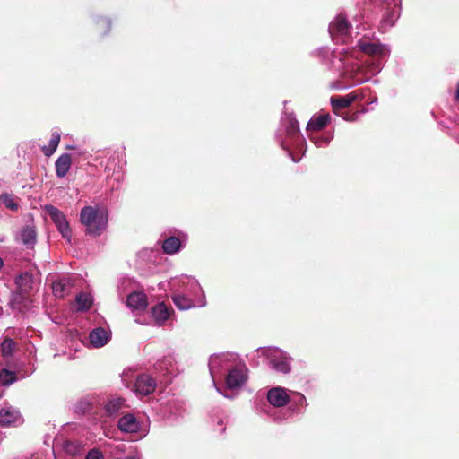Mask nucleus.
Listing matches in <instances>:
<instances>
[{"instance_id":"4c0bfd02","label":"nucleus","mask_w":459,"mask_h":459,"mask_svg":"<svg viewBox=\"0 0 459 459\" xmlns=\"http://www.w3.org/2000/svg\"><path fill=\"white\" fill-rule=\"evenodd\" d=\"M292 160L295 161V162H298L299 160V159H295L293 156H292Z\"/></svg>"},{"instance_id":"dca6fc26","label":"nucleus","mask_w":459,"mask_h":459,"mask_svg":"<svg viewBox=\"0 0 459 459\" xmlns=\"http://www.w3.org/2000/svg\"><path fill=\"white\" fill-rule=\"evenodd\" d=\"M22 242L27 247H32L36 243V230L32 226L24 227L20 234Z\"/></svg>"},{"instance_id":"2f4dec72","label":"nucleus","mask_w":459,"mask_h":459,"mask_svg":"<svg viewBox=\"0 0 459 459\" xmlns=\"http://www.w3.org/2000/svg\"><path fill=\"white\" fill-rule=\"evenodd\" d=\"M342 98L345 100L347 106L350 107L358 99V94L356 92H351L345 96H342Z\"/></svg>"},{"instance_id":"c85d7f7f","label":"nucleus","mask_w":459,"mask_h":459,"mask_svg":"<svg viewBox=\"0 0 459 459\" xmlns=\"http://www.w3.org/2000/svg\"><path fill=\"white\" fill-rule=\"evenodd\" d=\"M299 132V126L297 120H290L286 127V134L290 137H295Z\"/></svg>"},{"instance_id":"20e7f679","label":"nucleus","mask_w":459,"mask_h":459,"mask_svg":"<svg viewBox=\"0 0 459 459\" xmlns=\"http://www.w3.org/2000/svg\"><path fill=\"white\" fill-rule=\"evenodd\" d=\"M247 378V368L236 367L228 373L226 384L230 389L238 388L246 382Z\"/></svg>"},{"instance_id":"ddd939ff","label":"nucleus","mask_w":459,"mask_h":459,"mask_svg":"<svg viewBox=\"0 0 459 459\" xmlns=\"http://www.w3.org/2000/svg\"><path fill=\"white\" fill-rule=\"evenodd\" d=\"M108 332L104 328H96L90 333V342L96 348L104 346L108 342Z\"/></svg>"},{"instance_id":"f257e3e1","label":"nucleus","mask_w":459,"mask_h":459,"mask_svg":"<svg viewBox=\"0 0 459 459\" xmlns=\"http://www.w3.org/2000/svg\"><path fill=\"white\" fill-rule=\"evenodd\" d=\"M80 221L86 228V233L100 236L107 227L108 216L92 206H85L81 210Z\"/></svg>"},{"instance_id":"393cba45","label":"nucleus","mask_w":459,"mask_h":459,"mask_svg":"<svg viewBox=\"0 0 459 459\" xmlns=\"http://www.w3.org/2000/svg\"><path fill=\"white\" fill-rule=\"evenodd\" d=\"M124 401L121 398L112 399L106 404V411L111 416L117 414L122 408Z\"/></svg>"},{"instance_id":"1a4fd4ad","label":"nucleus","mask_w":459,"mask_h":459,"mask_svg":"<svg viewBox=\"0 0 459 459\" xmlns=\"http://www.w3.org/2000/svg\"><path fill=\"white\" fill-rule=\"evenodd\" d=\"M126 302L128 307L137 310H143L148 306L147 296L142 291H134L129 294Z\"/></svg>"},{"instance_id":"c9c22d12","label":"nucleus","mask_w":459,"mask_h":459,"mask_svg":"<svg viewBox=\"0 0 459 459\" xmlns=\"http://www.w3.org/2000/svg\"><path fill=\"white\" fill-rule=\"evenodd\" d=\"M125 459H138V458H136L135 456H127Z\"/></svg>"},{"instance_id":"4be33fe9","label":"nucleus","mask_w":459,"mask_h":459,"mask_svg":"<svg viewBox=\"0 0 459 459\" xmlns=\"http://www.w3.org/2000/svg\"><path fill=\"white\" fill-rule=\"evenodd\" d=\"M76 303L78 305L79 310L86 311L91 308L92 305V299L90 294L86 292H81L76 297Z\"/></svg>"},{"instance_id":"6ab92c4d","label":"nucleus","mask_w":459,"mask_h":459,"mask_svg":"<svg viewBox=\"0 0 459 459\" xmlns=\"http://www.w3.org/2000/svg\"><path fill=\"white\" fill-rule=\"evenodd\" d=\"M61 136L57 132H54L51 134L48 146L42 147V152L47 157H50L57 149L60 143Z\"/></svg>"},{"instance_id":"412c9836","label":"nucleus","mask_w":459,"mask_h":459,"mask_svg":"<svg viewBox=\"0 0 459 459\" xmlns=\"http://www.w3.org/2000/svg\"><path fill=\"white\" fill-rule=\"evenodd\" d=\"M16 199L17 198L13 194L4 193L0 195L1 204L12 211H17L19 208V204L17 203Z\"/></svg>"},{"instance_id":"f704fd0d","label":"nucleus","mask_w":459,"mask_h":459,"mask_svg":"<svg viewBox=\"0 0 459 459\" xmlns=\"http://www.w3.org/2000/svg\"><path fill=\"white\" fill-rule=\"evenodd\" d=\"M306 398L304 395L300 394V400H299V403H301L302 401H305Z\"/></svg>"},{"instance_id":"39448f33","label":"nucleus","mask_w":459,"mask_h":459,"mask_svg":"<svg viewBox=\"0 0 459 459\" xmlns=\"http://www.w3.org/2000/svg\"><path fill=\"white\" fill-rule=\"evenodd\" d=\"M331 121V116L329 113L322 114L316 117H312L307 125V132L309 134L308 136L311 140L313 137L312 133L319 132L325 128Z\"/></svg>"},{"instance_id":"a878e982","label":"nucleus","mask_w":459,"mask_h":459,"mask_svg":"<svg viewBox=\"0 0 459 459\" xmlns=\"http://www.w3.org/2000/svg\"><path fill=\"white\" fill-rule=\"evenodd\" d=\"M16 380V374L8 369L3 368L0 370V384L8 385Z\"/></svg>"},{"instance_id":"e433bc0d","label":"nucleus","mask_w":459,"mask_h":459,"mask_svg":"<svg viewBox=\"0 0 459 459\" xmlns=\"http://www.w3.org/2000/svg\"><path fill=\"white\" fill-rule=\"evenodd\" d=\"M3 264H4L3 259L0 257V268L3 266Z\"/></svg>"},{"instance_id":"f03ea898","label":"nucleus","mask_w":459,"mask_h":459,"mask_svg":"<svg viewBox=\"0 0 459 459\" xmlns=\"http://www.w3.org/2000/svg\"><path fill=\"white\" fill-rule=\"evenodd\" d=\"M46 210L63 238L70 241L72 231L64 213L53 205L47 206Z\"/></svg>"},{"instance_id":"c756f323","label":"nucleus","mask_w":459,"mask_h":459,"mask_svg":"<svg viewBox=\"0 0 459 459\" xmlns=\"http://www.w3.org/2000/svg\"><path fill=\"white\" fill-rule=\"evenodd\" d=\"M24 292H17L13 294V298L11 300V305L13 308H20L19 304L21 303V300L23 299Z\"/></svg>"},{"instance_id":"423d86ee","label":"nucleus","mask_w":459,"mask_h":459,"mask_svg":"<svg viewBox=\"0 0 459 459\" xmlns=\"http://www.w3.org/2000/svg\"><path fill=\"white\" fill-rule=\"evenodd\" d=\"M358 48L363 53L370 56H383L386 52V48L384 45L376 42H371L367 39H360L358 42Z\"/></svg>"},{"instance_id":"72a5a7b5","label":"nucleus","mask_w":459,"mask_h":459,"mask_svg":"<svg viewBox=\"0 0 459 459\" xmlns=\"http://www.w3.org/2000/svg\"><path fill=\"white\" fill-rule=\"evenodd\" d=\"M455 100H459V82H458L457 89H456Z\"/></svg>"},{"instance_id":"a211bd4d","label":"nucleus","mask_w":459,"mask_h":459,"mask_svg":"<svg viewBox=\"0 0 459 459\" xmlns=\"http://www.w3.org/2000/svg\"><path fill=\"white\" fill-rule=\"evenodd\" d=\"M82 444L76 440H65L63 443L64 451L72 456L79 455L82 451Z\"/></svg>"},{"instance_id":"7ed1b4c3","label":"nucleus","mask_w":459,"mask_h":459,"mask_svg":"<svg viewBox=\"0 0 459 459\" xmlns=\"http://www.w3.org/2000/svg\"><path fill=\"white\" fill-rule=\"evenodd\" d=\"M156 381L147 374L139 375L134 383V392L140 395H149L156 389Z\"/></svg>"},{"instance_id":"f3484780","label":"nucleus","mask_w":459,"mask_h":459,"mask_svg":"<svg viewBox=\"0 0 459 459\" xmlns=\"http://www.w3.org/2000/svg\"><path fill=\"white\" fill-rule=\"evenodd\" d=\"M181 247V242L177 237H169L163 241L162 249L165 254L173 255L177 253Z\"/></svg>"},{"instance_id":"2eb2a0df","label":"nucleus","mask_w":459,"mask_h":459,"mask_svg":"<svg viewBox=\"0 0 459 459\" xmlns=\"http://www.w3.org/2000/svg\"><path fill=\"white\" fill-rule=\"evenodd\" d=\"M21 292L27 293L32 289L33 276L28 272L22 273L15 281Z\"/></svg>"},{"instance_id":"7c9ffc66","label":"nucleus","mask_w":459,"mask_h":459,"mask_svg":"<svg viewBox=\"0 0 459 459\" xmlns=\"http://www.w3.org/2000/svg\"><path fill=\"white\" fill-rule=\"evenodd\" d=\"M85 459H104V457L99 449L94 448L88 452Z\"/></svg>"},{"instance_id":"5701e85b","label":"nucleus","mask_w":459,"mask_h":459,"mask_svg":"<svg viewBox=\"0 0 459 459\" xmlns=\"http://www.w3.org/2000/svg\"><path fill=\"white\" fill-rule=\"evenodd\" d=\"M16 349V343L10 338H5L1 343L2 355L5 358L11 357Z\"/></svg>"},{"instance_id":"cd10ccee","label":"nucleus","mask_w":459,"mask_h":459,"mask_svg":"<svg viewBox=\"0 0 459 459\" xmlns=\"http://www.w3.org/2000/svg\"><path fill=\"white\" fill-rule=\"evenodd\" d=\"M52 290H53V293L56 297L63 298V297H65V295L66 293L67 284L62 280L55 281L52 283Z\"/></svg>"},{"instance_id":"aec40b11","label":"nucleus","mask_w":459,"mask_h":459,"mask_svg":"<svg viewBox=\"0 0 459 459\" xmlns=\"http://www.w3.org/2000/svg\"><path fill=\"white\" fill-rule=\"evenodd\" d=\"M269 364L272 368L275 369L278 372L286 374L290 371V365L287 359H283V358L273 359L270 360Z\"/></svg>"},{"instance_id":"b1692460","label":"nucleus","mask_w":459,"mask_h":459,"mask_svg":"<svg viewBox=\"0 0 459 459\" xmlns=\"http://www.w3.org/2000/svg\"><path fill=\"white\" fill-rule=\"evenodd\" d=\"M172 299L175 306L181 310L188 309L193 306V301L183 295H175Z\"/></svg>"},{"instance_id":"bb28decb","label":"nucleus","mask_w":459,"mask_h":459,"mask_svg":"<svg viewBox=\"0 0 459 459\" xmlns=\"http://www.w3.org/2000/svg\"><path fill=\"white\" fill-rule=\"evenodd\" d=\"M351 26V25L349 23L347 17L344 14L340 13L331 23L329 29H350Z\"/></svg>"},{"instance_id":"4468645a","label":"nucleus","mask_w":459,"mask_h":459,"mask_svg":"<svg viewBox=\"0 0 459 459\" xmlns=\"http://www.w3.org/2000/svg\"><path fill=\"white\" fill-rule=\"evenodd\" d=\"M152 316L158 325H162L169 316V312L167 305L160 302L152 307Z\"/></svg>"},{"instance_id":"f8f14e48","label":"nucleus","mask_w":459,"mask_h":459,"mask_svg":"<svg viewBox=\"0 0 459 459\" xmlns=\"http://www.w3.org/2000/svg\"><path fill=\"white\" fill-rule=\"evenodd\" d=\"M72 165V157L69 153L62 154L55 163L56 173L58 178H64L68 173Z\"/></svg>"},{"instance_id":"6e6552de","label":"nucleus","mask_w":459,"mask_h":459,"mask_svg":"<svg viewBox=\"0 0 459 459\" xmlns=\"http://www.w3.org/2000/svg\"><path fill=\"white\" fill-rule=\"evenodd\" d=\"M269 403L275 407H282L286 405L290 400L289 395L283 388H272L267 394Z\"/></svg>"},{"instance_id":"0eeeda50","label":"nucleus","mask_w":459,"mask_h":459,"mask_svg":"<svg viewBox=\"0 0 459 459\" xmlns=\"http://www.w3.org/2000/svg\"><path fill=\"white\" fill-rule=\"evenodd\" d=\"M330 101L333 112L335 115L341 116L343 119L347 121H354L356 119V113L349 115L346 112H342L344 108H349L345 103V100H343L342 96H332Z\"/></svg>"},{"instance_id":"9d476101","label":"nucleus","mask_w":459,"mask_h":459,"mask_svg":"<svg viewBox=\"0 0 459 459\" xmlns=\"http://www.w3.org/2000/svg\"><path fill=\"white\" fill-rule=\"evenodd\" d=\"M118 429L126 433H135L139 430V423L133 414H126L119 419Z\"/></svg>"},{"instance_id":"473e14b6","label":"nucleus","mask_w":459,"mask_h":459,"mask_svg":"<svg viewBox=\"0 0 459 459\" xmlns=\"http://www.w3.org/2000/svg\"><path fill=\"white\" fill-rule=\"evenodd\" d=\"M394 21L392 19H385L384 21V26L387 27V26H394Z\"/></svg>"},{"instance_id":"9b49d317","label":"nucleus","mask_w":459,"mask_h":459,"mask_svg":"<svg viewBox=\"0 0 459 459\" xmlns=\"http://www.w3.org/2000/svg\"><path fill=\"white\" fill-rule=\"evenodd\" d=\"M21 418L20 412L11 407L3 408L0 411V425L4 427L11 426L17 422Z\"/></svg>"}]
</instances>
